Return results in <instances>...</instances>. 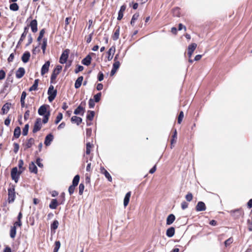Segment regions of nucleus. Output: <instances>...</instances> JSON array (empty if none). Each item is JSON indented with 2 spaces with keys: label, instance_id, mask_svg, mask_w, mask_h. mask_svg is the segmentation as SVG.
Segmentation results:
<instances>
[{
  "label": "nucleus",
  "instance_id": "f257e3e1",
  "mask_svg": "<svg viewBox=\"0 0 252 252\" xmlns=\"http://www.w3.org/2000/svg\"><path fill=\"white\" fill-rule=\"evenodd\" d=\"M22 173V170H19L16 167L13 168L11 171V176L16 183H17L20 177V174Z\"/></svg>",
  "mask_w": 252,
  "mask_h": 252
},
{
  "label": "nucleus",
  "instance_id": "f03ea898",
  "mask_svg": "<svg viewBox=\"0 0 252 252\" xmlns=\"http://www.w3.org/2000/svg\"><path fill=\"white\" fill-rule=\"evenodd\" d=\"M8 201L9 203L14 202L15 198V189L13 186L8 189Z\"/></svg>",
  "mask_w": 252,
  "mask_h": 252
},
{
  "label": "nucleus",
  "instance_id": "7ed1b4c3",
  "mask_svg": "<svg viewBox=\"0 0 252 252\" xmlns=\"http://www.w3.org/2000/svg\"><path fill=\"white\" fill-rule=\"evenodd\" d=\"M62 69V66L61 65H58L54 69V70L52 73V75L51 76V83H53V81L56 79L57 75L60 73Z\"/></svg>",
  "mask_w": 252,
  "mask_h": 252
},
{
  "label": "nucleus",
  "instance_id": "20e7f679",
  "mask_svg": "<svg viewBox=\"0 0 252 252\" xmlns=\"http://www.w3.org/2000/svg\"><path fill=\"white\" fill-rule=\"evenodd\" d=\"M69 53V49H65L63 51L60 58V63H61L63 64L66 62L68 58Z\"/></svg>",
  "mask_w": 252,
  "mask_h": 252
},
{
  "label": "nucleus",
  "instance_id": "39448f33",
  "mask_svg": "<svg viewBox=\"0 0 252 252\" xmlns=\"http://www.w3.org/2000/svg\"><path fill=\"white\" fill-rule=\"evenodd\" d=\"M42 127V122L41 119L40 118H37L36 120V121L34 123L32 132L33 133H36Z\"/></svg>",
  "mask_w": 252,
  "mask_h": 252
},
{
  "label": "nucleus",
  "instance_id": "423d86ee",
  "mask_svg": "<svg viewBox=\"0 0 252 252\" xmlns=\"http://www.w3.org/2000/svg\"><path fill=\"white\" fill-rule=\"evenodd\" d=\"M197 47V44L196 43H192L190 45H189L188 47V56L189 58H191L194 51L196 49Z\"/></svg>",
  "mask_w": 252,
  "mask_h": 252
},
{
  "label": "nucleus",
  "instance_id": "0eeeda50",
  "mask_svg": "<svg viewBox=\"0 0 252 252\" xmlns=\"http://www.w3.org/2000/svg\"><path fill=\"white\" fill-rule=\"evenodd\" d=\"M50 63L49 61H47L42 66L41 74L42 75H43L47 72H48L49 70V67L50 66Z\"/></svg>",
  "mask_w": 252,
  "mask_h": 252
},
{
  "label": "nucleus",
  "instance_id": "6e6552de",
  "mask_svg": "<svg viewBox=\"0 0 252 252\" xmlns=\"http://www.w3.org/2000/svg\"><path fill=\"white\" fill-rule=\"evenodd\" d=\"M231 216L235 219L239 218L242 215V211L240 209H236L230 211Z\"/></svg>",
  "mask_w": 252,
  "mask_h": 252
},
{
  "label": "nucleus",
  "instance_id": "1a4fd4ad",
  "mask_svg": "<svg viewBox=\"0 0 252 252\" xmlns=\"http://www.w3.org/2000/svg\"><path fill=\"white\" fill-rule=\"evenodd\" d=\"M206 205L203 202L199 201L196 206L195 209L196 211H203L206 210Z\"/></svg>",
  "mask_w": 252,
  "mask_h": 252
},
{
  "label": "nucleus",
  "instance_id": "9d476101",
  "mask_svg": "<svg viewBox=\"0 0 252 252\" xmlns=\"http://www.w3.org/2000/svg\"><path fill=\"white\" fill-rule=\"evenodd\" d=\"M120 63L119 61H115L113 64V68L111 71L110 75L113 76L116 72L117 69L119 68Z\"/></svg>",
  "mask_w": 252,
  "mask_h": 252
},
{
  "label": "nucleus",
  "instance_id": "9b49d317",
  "mask_svg": "<svg viewBox=\"0 0 252 252\" xmlns=\"http://www.w3.org/2000/svg\"><path fill=\"white\" fill-rule=\"evenodd\" d=\"M25 73V69L23 67H20L16 72V77L17 78L20 79L24 75Z\"/></svg>",
  "mask_w": 252,
  "mask_h": 252
},
{
  "label": "nucleus",
  "instance_id": "f8f14e48",
  "mask_svg": "<svg viewBox=\"0 0 252 252\" xmlns=\"http://www.w3.org/2000/svg\"><path fill=\"white\" fill-rule=\"evenodd\" d=\"M54 136L50 133L48 134L45 139L44 144L46 146H48L51 144V142L53 140Z\"/></svg>",
  "mask_w": 252,
  "mask_h": 252
},
{
  "label": "nucleus",
  "instance_id": "ddd939ff",
  "mask_svg": "<svg viewBox=\"0 0 252 252\" xmlns=\"http://www.w3.org/2000/svg\"><path fill=\"white\" fill-rule=\"evenodd\" d=\"M57 94V90L54 91H51L50 92H48V94L49 95V96L48 97V100L50 102H52L56 97Z\"/></svg>",
  "mask_w": 252,
  "mask_h": 252
},
{
  "label": "nucleus",
  "instance_id": "4468645a",
  "mask_svg": "<svg viewBox=\"0 0 252 252\" xmlns=\"http://www.w3.org/2000/svg\"><path fill=\"white\" fill-rule=\"evenodd\" d=\"M30 27L33 32L37 31V22L36 20H32L30 23Z\"/></svg>",
  "mask_w": 252,
  "mask_h": 252
},
{
  "label": "nucleus",
  "instance_id": "2eb2a0df",
  "mask_svg": "<svg viewBox=\"0 0 252 252\" xmlns=\"http://www.w3.org/2000/svg\"><path fill=\"white\" fill-rule=\"evenodd\" d=\"M31 57L30 53L28 51L25 52L22 56L21 59L23 63H27Z\"/></svg>",
  "mask_w": 252,
  "mask_h": 252
},
{
  "label": "nucleus",
  "instance_id": "dca6fc26",
  "mask_svg": "<svg viewBox=\"0 0 252 252\" xmlns=\"http://www.w3.org/2000/svg\"><path fill=\"white\" fill-rule=\"evenodd\" d=\"M92 61V57L90 55H87L84 59L82 61V63L84 65L88 66L91 64Z\"/></svg>",
  "mask_w": 252,
  "mask_h": 252
},
{
  "label": "nucleus",
  "instance_id": "f3484780",
  "mask_svg": "<svg viewBox=\"0 0 252 252\" xmlns=\"http://www.w3.org/2000/svg\"><path fill=\"white\" fill-rule=\"evenodd\" d=\"M28 31H29V27L28 26L25 27L24 32L21 35V36L19 40L18 43V45H19L20 44H21V43L24 40V39H25V38L26 37V36L28 33Z\"/></svg>",
  "mask_w": 252,
  "mask_h": 252
},
{
  "label": "nucleus",
  "instance_id": "a211bd4d",
  "mask_svg": "<svg viewBox=\"0 0 252 252\" xmlns=\"http://www.w3.org/2000/svg\"><path fill=\"white\" fill-rule=\"evenodd\" d=\"M29 170L31 172L36 174L37 173V168L33 162H31L29 164Z\"/></svg>",
  "mask_w": 252,
  "mask_h": 252
},
{
  "label": "nucleus",
  "instance_id": "6ab92c4d",
  "mask_svg": "<svg viewBox=\"0 0 252 252\" xmlns=\"http://www.w3.org/2000/svg\"><path fill=\"white\" fill-rule=\"evenodd\" d=\"M85 112V109L81 105H79L75 110L74 113L75 115H83Z\"/></svg>",
  "mask_w": 252,
  "mask_h": 252
},
{
  "label": "nucleus",
  "instance_id": "aec40b11",
  "mask_svg": "<svg viewBox=\"0 0 252 252\" xmlns=\"http://www.w3.org/2000/svg\"><path fill=\"white\" fill-rule=\"evenodd\" d=\"M11 104L10 103H6L2 107L1 110L2 111V114H6L10 109Z\"/></svg>",
  "mask_w": 252,
  "mask_h": 252
},
{
  "label": "nucleus",
  "instance_id": "412c9836",
  "mask_svg": "<svg viewBox=\"0 0 252 252\" xmlns=\"http://www.w3.org/2000/svg\"><path fill=\"white\" fill-rule=\"evenodd\" d=\"M126 9V5H123L122 6H121L120 10H119V13H118V16L117 18V19L118 20H121L122 19V18L123 17L124 12L125 11Z\"/></svg>",
  "mask_w": 252,
  "mask_h": 252
},
{
  "label": "nucleus",
  "instance_id": "4be33fe9",
  "mask_svg": "<svg viewBox=\"0 0 252 252\" xmlns=\"http://www.w3.org/2000/svg\"><path fill=\"white\" fill-rule=\"evenodd\" d=\"M39 115L43 116L47 113V108L45 105L41 106L38 110Z\"/></svg>",
  "mask_w": 252,
  "mask_h": 252
},
{
  "label": "nucleus",
  "instance_id": "5701e85b",
  "mask_svg": "<svg viewBox=\"0 0 252 252\" xmlns=\"http://www.w3.org/2000/svg\"><path fill=\"white\" fill-rule=\"evenodd\" d=\"M175 220V217L173 214L169 215L166 219V224H171Z\"/></svg>",
  "mask_w": 252,
  "mask_h": 252
},
{
  "label": "nucleus",
  "instance_id": "b1692460",
  "mask_svg": "<svg viewBox=\"0 0 252 252\" xmlns=\"http://www.w3.org/2000/svg\"><path fill=\"white\" fill-rule=\"evenodd\" d=\"M83 80V77L80 76L75 81L74 87L76 89H78L80 87L82 81Z\"/></svg>",
  "mask_w": 252,
  "mask_h": 252
},
{
  "label": "nucleus",
  "instance_id": "393cba45",
  "mask_svg": "<svg viewBox=\"0 0 252 252\" xmlns=\"http://www.w3.org/2000/svg\"><path fill=\"white\" fill-rule=\"evenodd\" d=\"M175 234V228L171 227L166 230V234L168 237H172Z\"/></svg>",
  "mask_w": 252,
  "mask_h": 252
},
{
  "label": "nucleus",
  "instance_id": "a878e982",
  "mask_svg": "<svg viewBox=\"0 0 252 252\" xmlns=\"http://www.w3.org/2000/svg\"><path fill=\"white\" fill-rule=\"evenodd\" d=\"M130 195H131V192L130 191L128 192L126 194L125 198H124V205L125 207H126L128 205L129 201Z\"/></svg>",
  "mask_w": 252,
  "mask_h": 252
},
{
  "label": "nucleus",
  "instance_id": "bb28decb",
  "mask_svg": "<svg viewBox=\"0 0 252 252\" xmlns=\"http://www.w3.org/2000/svg\"><path fill=\"white\" fill-rule=\"evenodd\" d=\"M71 121L72 123H76L77 125H80L82 121V118L77 116H73L71 119Z\"/></svg>",
  "mask_w": 252,
  "mask_h": 252
},
{
  "label": "nucleus",
  "instance_id": "cd10ccee",
  "mask_svg": "<svg viewBox=\"0 0 252 252\" xmlns=\"http://www.w3.org/2000/svg\"><path fill=\"white\" fill-rule=\"evenodd\" d=\"M59 203L56 199H53L51 200L50 204H49L50 208L52 209H55L57 208Z\"/></svg>",
  "mask_w": 252,
  "mask_h": 252
},
{
  "label": "nucleus",
  "instance_id": "c85d7f7f",
  "mask_svg": "<svg viewBox=\"0 0 252 252\" xmlns=\"http://www.w3.org/2000/svg\"><path fill=\"white\" fill-rule=\"evenodd\" d=\"M115 51V48L114 47H111L108 52V61H111L113 58V55Z\"/></svg>",
  "mask_w": 252,
  "mask_h": 252
},
{
  "label": "nucleus",
  "instance_id": "c756f323",
  "mask_svg": "<svg viewBox=\"0 0 252 252\" xmlns=\"http://www.w3.org/2000/svg\"><path fill=\"white\" fill-rule=\"evenodd\" d=\"M120 27H118L115 30L114 34L112 35V38L114 40H117L119 37L120 34Z\"/></svg>",
  "mask_w": 252,
  "mask_h": 252
},
{
  "label": "nucleus",
  "instance_id": "7c9ffc66",
  "mask_svg": "<svg viewBox=\"0 0 252 252\" xmlns=\"http://www.w3.org/2000/svg\"><path fill=\"white\" fill-rule=\"evenodd\" d=\"M39 82V79H37L34 80V83L33 85L30 88L29 91H36L37 89V87L38 85Z\"/></svg>",
  "mask_w": 252,
  "mask_h": 252
},
{
  "label": "nucleus",
  "instance_id": "2f4dec72",
  "mask_svg": "<svg viewBox=\"0 0 252 252\" xmlns=\"http://www.w3.org/2000/svg\"><path fill=\"white\" fill-rule=\"evenodd\" d=\"M21 134V129L20 127L19 126H17L14 131V136L18 138L19 137L20 135Z\"/></svg>",
  "mask_w": 252,
  "mask_h": 252
},
{
  "label": "nucleus",
  "instance_id": "473e14b6",
  "mask_svg": "<svg viewBox=\"0 0 252 252\" xmlns=\"http://www.w3.org/2000/svg\"><path fill=\"white\" fill-rule=\"evenodd\" d=\"M27 94L25 92H23L21 96V104L22 107H24L25 106V99L26 97Z\"/></svg>",
  "mask_w": 252,
  "mask_h": 252
},
{
  "label": "nucleus",
  "instance_id": "72a5a7b5",
  "mask_svg": "<svg viewBox=\"0 0 252 252\" xmlns=\"http://www.w3.org/2000/svg\"><path fill=\"white\" fill-rule=\"evenodd\" d=\"M9 8L12 11H16L18 10L19 7L18 5L14 2L10 5Z\"/></svg>",
  "mask_w": 252,
  "mask_h": 252
},
{
  "label": "nucleus",
  "instance_id": "f704fd0d",
  "mask_svg": "<svg viewBox=\"0 0 252 252\" xmlns=\"http://www.w3.org/2000/svg\"><path fill=\"white\" fill-rule=\"evenodd\" d=\"M34 140L33 138H30L28 140V142L25 144L26 148L28 149V148H30V147H31L32 146V145L34 144Z\"/></svg>",
  "mask_w": 252,
  "mask_h": 252
},
{
  "label": "nucleus",
  "instance_id": "c9c22d12",
  "mask_svg": "<svg viewBox=\"0 0 252 252\" xmlns=\"http://www.w3.org/2000/svg\"><path fill=\"white\" fill-rule=\"evenodd\" d=\"M16 234V228L15 226H12L10 229V236L11 238H14Z\"/></svg>",
  "mask_w": 252,
  "mask_h": 252
},
{
  "label": "nucleus",
  "instance_id": "e433bc0d",
  "mask_svg": "<svg viewBox=\"0 0 252 252\" xmlns=\"http://www.w3.org/2000/svg\"><path fill=\"white\" fill-rule=\"evenodd\" d=\"M94 116V112L93 111H88L87 116V119L90 121H92Z\"/></svg>",
  "mask_w": 252,
  "mask_h": 252
},
{
  "label": "nucleus",
  "instance_id": "4c0bfd02",
  "mask_svg": "<svg viewBox=\"0 0 252 252\" xmlns=\"http://www.w3.org/2000/svg\"><path fill=\"white\" fill-rule=\"evenodd\" d=\"M80 180V176L78 175H76L73 178L72 181V185L73 186H77L79 183Z\"/></svg>",
  "mask_w": 252,
  "mask_h": 252
},
{
  "label": "nucleus",
  "instance_id": "58836bf2",
  "mask_svg": "<svg viewBox=\"0 0 252 252\" xmlns=\"http://www.w3.org/2000/svg\"><path fill=\"white\" fill-rule=\"evenodd\" d=\"M61 247V243L59 241H56L53 252H58Z\"/></svg>",
  "mask_w": 252,
  "mask_h": 252
},
{
  "label": "nucleus",
  "instance_id": "ea45409f",
  "mask_svg": "<svg viewBox=\"0 0 252 252\" xmlns=\"http://www.w3.org/2000/svg\"><path fill=\"white\" fill-rule=\"evenodd\" d=\"M139 14L138 13H135L132 17V19H131V22H130V24L132 25V26H133L134 25V24L135 23V22L138 19V17H139Z\"/></svg>",
  "mask_w": 252,
  "mask_h": 252
},
{
  "label": "nucleus",
  "instance_id": "a19ab883",
  "mask_svg": "<svg viewBox=\"0 0 252 252\" xmlns=\"http://www.w3.org/2000/svg\"><path fill=\"white\" fill-rule=\"evenodd\" d=\"M177 138V132L175 129L174 132V134L172 136V139L171 140V144L173 145L174 143H175L176 141V139Z\"/></svg>",
  "mask_w": 252,
  "mask_h": 252
},
{
  "label": "nucleus",
  "instance_id": "79ce46f5",
  "mask_svg": "<svg viewBox=\"0 0 252 252\" xmlns=\"http://www.w3.org/2000/svg\"><path fill=\"white\" fill-rule=\"evenodd\" d=\"M50 115V112H48L45 115H43L44 117L42 120L43 123L46 124L48 122Z\"/></svg>",
  "mask_w": 252,
  "mask_h": 252
},
{
  "label": "nucleus",
  "instance_id": "37998d69",
  "mask_svg": "<svg viewBox=\"0 0 252 252\" xmlns=\"http://www.w3.org/2000/svg\"><path fill=\"white\" fill-rule=\"evenodd\" d=\"M59 225V222L57 220H55L51 225V229H56Z\"/></svg>",
  "mask_w": 252,
  "mask_h": 252
},
{
  "label": "nucleus",
  "instance_id": "c03bdc74",
  "mask_svg": "<svg viewBox=\"0 0 252 252\" xmlns=\"http://www.w3.org/2000/svg\"><path fill=\"white\" fill-rule=\"evenodd\" d=\"M29 128V124H26L23 129L22 134L23 135L26 136L28 134Z\"/></svg>",
  "mask_w": 252,
  "mask_h": 252
},
{
  "label": "nucleus",
  "instance_id": "a18cd8bd",
  "mask_svg": "<svg viewBox=\"0 0 252 252\" xmlns=\"http://www.w3.org/2000/svg\"><path fill=\"white\" fill-rule=\"evenodd\" d=\"M47 39L44 38L43 40V43L41 46V49H42L43 53H44L47 46Z\"/></svg>",
  "mask_w": 252,
  "mask_h": 252
},
{
  "label": "nucleus",
  "instance_id": "49530a36",
  "mask_svg": "<svg viewBox=\"0 0 252 252\" xmlns=\"http://www.w3.org/2000/svg\"><path fill=\"white\" fill-rule=\"evenodd\" d=\"M63 119V114L61 113H59L57 115L55 123L58 124Z\"/></svg>",
  "mask_w": 252,
  "mask_h": 252
},
{
  "label": "nucleus",
  "instance_id": "de8ad7c7",
  "mask_svg": "<svg viewBox=\"0 0 252 252\" xmlns=\"http://www.w3.org/2000/svg\"><path fill=\"white\" fill-rule=\"evenodd\" d=\"M109 182L112 181V177L107 170H105L103 173Z\"/></svg>",
  "mask_w": 252,
  "mask_h": 252
},
{
  "label": "nucleus",
  "instance_id": "09e8293b",
  "mask_svg": "<svg viewBox=\"0 0 252 252\" xmlns=\"http://www.w3.org/2000/svg\"><path fill=\"white\" fill-rule=\"evenodd\" d=\"M101 96V93H97L96 94L94 95V101H95L96 102H98L100 99Z\"/></svg>",
  "mask_w": 252,
  "mask_h": 252
},
{
  "label": "nucleus",
  "instance_id": "8fccbe9b",
  "mask_svg": "<svg viewBox=\"0 0 252 252\" xmlns=\"http://www.w3.org/2000/svg\"><path fill=\"white\" fill-rule=\"evenodd\" d=\"M186 199L188 201H191L192 199L193 196L191 193L189 192L185 196Z\"/></svg>",
  "mask_w": 252,
  "mask_h": 252
},
{
  "label": "nucleus",
  "instance_id": "3c124183",
  "mask_svg": "<svg viewBox=\"0 0 252 252\" xmlns=\"http://www.w3.org/2000/svg\"><path fill=\"white\" fill-rule=\"evenodd\" d=\"M24 165V161L22 159H20L18 162V167L19 170H22V172L24 170V168L23 167Z\"/></svg>",
  "mask_w": 252,
  "mask_h": 252
},
{
  "label": "nucleus",
  "instance_id": "603ef678",
  "mask_svg": "<svg viewBox=\"0 0 252 252\" xmlns=\"http://www.w3.org/2000/svg\"><path fill=\"white\" fill-rule=\"evenodd\" d=\"M84 189V185L83 184L81 183L79 185V193L80 195H82L83 194Z\"/></svg>",
  "mask_w": 252,
  "mask_h": 252
},
{
  "label": "nucleus",
  "instance_id": "864d4df0",
  "mask_svg": "<svg viewBox=\"0 0 252 252\" xmlns=\"http://www.w3.org/2000/svg\"><path fill=\"white\" fill-rule=\"evenodd\" d=\"M92 147V146L90 144V143H87L86 144V154L89 155L91 153V148Z\"/></svg>",
  "mask_w": 252,
  "mask_h": 252
},
{
  "label": "nucleus",
  "instance_id": "5fc2aeb1",
  "mask_svg": "<svg viewBox=\"0 0 252 252\" xmlns=\"http://www.w3.org/2000/svg\"><path fill=\"white\" fill-rule=\"evenodd\" d=\"M173 15L175 16L178 17L180 15V9L179 8L177 7L174 8L173 10Z\"/></svg>",
  "mask_w": 252,
  "mask_h": 252
},
{
  "label": "nucleus",
  "instance_id": "6e6d98bb",
  "mask_svg": "<svg viewBox=\"0 0 252 252\" xmlns=\"http://www.w3.org/2000/svg\"><path fill=\"white\" fill-rule=\"evenodd\" d=\"M45 33V30L44 29H42L40 31L39 35L37 38V41H39L42 39V38L44 34Z\"/></svg>",
  "mask_w": 252,
  "mask_h": 252
},
{
  "label": "nucleus",
  "instance_id": "4d7b16f0",
  "mask_svg": "<svg viewBox=\"0 0 252 252\" xmlns=\"http://www.w3.org/2000/svg\"><path fill=\"white\" fill-rule=\"evenodd\" d=\"M183 117H184V113L183 111H181L179 114V115L178 116V123L179 124H180L181 123Z\"/></svg>",
  "mask_w": 252,
  "mask_h": 252
},
{
  "label": "nucleus",
  "instance_id": "13d9d810",
  "mask_svg": "<svg viewBox=\"0 0 252 252\" xmlns=\"http://www.w3.org/2000/svg\"><path fill=\"white\" fill-rule=\"evenodd\" d=\"M76 187V186H73V185H72L69 187L68 192H69L70 195H71L73 193Z\"/></svg>",
  "mask_w": 252,
  "mask_h": 252
},
{
  "label": "nucleus",
  "instance_id": "bf43d9fd",
  "mask_svg": "<svg viewBox=\"0 0 252 252\" xmlns=\"http://www.w3.org/2000/svg\"><path fill=\"white\" fill-rule=\"evenodd\" d=\"M95 101H94L93 99L91 98L89 101V105L90 108H93L94 107L95 105Z\"/></svg>",
  "mask_w": 252,
  "mask_h": 252
},
{
  "label": "nucleus",
  "instance_id": "052dcab7",
  "mask_svg": "<svg viewBox=\"0 0 252 252\" xmlns=\"http://www.w3.org/2000/svg\"><path fill=\"white\" fill-rule=\"evenodd\" d=\"M84 69V67L82 65H78L77 66V68H76L75 70H74V72L75 73H78L80 71H82V70H83Z\"/></svg>",
  "mask_w": 252,
  "mask_h": 252
},
{
  "label": "nucleus",
  "instance_id": "680f3d73",
  "mask_svg": "<svg viewBox=\"0 0 252 252\" xmlns=\"http://www.w3.org/2000/svg\"><path fill=\"white\" fill-rule=\"evenodd\" d=\"M232 242H233V239L232 238H229V239H228L224 242V244H225V247H227L228 245H229Z\"/></svg>",
  "mask_w": 252,
  "mask_h": 252
},
{
  "label": "nucleus",
  "instance_id": "e2e57ef3",
  "mask_svg": "<svg viewBox=\"0 0 252 252\" xmlns=\"http://www.w3.org/2000/svg\"><path fill=\"white\" fill-rule=\"evenodd\" d=\"M104 75L102 72H99L98 74V80L99 81H101L103 80Z\"/></svg>",
  "mask_w": 252,
  "mask_h": 252
},
{
  "label": "nucleus",
  "instance_id": "0e129e2a",
  "mask_svg": "<svg viewBox=\"0 0 252 252\" xmlns=\"http://www.w3.org/2000/svg\"><path fill=\"white\" fill-rule=\"evenodd\" d=\"M5 76V73L3 70H0V80L3 79Z\"/></svg>",
  "mask_w": 252,
  "mask_h": 252
},
{
  "label": "nucleus",
  "instance_id": "69168bd1",
  "mask_svg": "<svg viewBox=\"0 0 252 252\" xmlns=\"http://www.w3.org/2000/svg\"><path fill=\"white\" fill-rule=\"evenodd\" d=\"M188 207V203L185 201H184L181 204V207L183 210L187 209Z\"/></svg>",
  "mask_w": 252,
  "mask_h": 252
},
{
  "label": "nucleus",
  "instance_id": "338daca9",
  "mask_svg": "<svg viewBox=\"0 0 252 252\" xmlns=\"http://www.w3.org/2000/svg\"><path fill=\"white\" fill-rule=\"evenodd\" d=\"M36 163L39 167L42 168L43 166V164L41 162V159L40 158H37Z\"/></svg>",
  "mask_w": 252,
  "mask_h": 252
},
{
  "label": "nucleus",
  "instance_id": "774afa93",
  "mask_svg": "<svg viewBox=\"0 0 252 252\" xmlns=\"http://www.w3.org/2000/svg\"><path fill=\"white\" fill-rule=\"evenodd\" d=\"M19 149V144L17 143H14V153H17L18 150Z\"/></svg>",
  "mask_w": 252,
  "mask_h": 252
}]
</instances>
